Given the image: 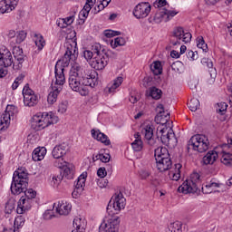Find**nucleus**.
<instances>
[{"label":"nucleus","mask_w":232,"mask_h":232,"mask_svg":"<svg viewBox=\"0 0 232 232\" xmlns=\"http://www.w3.org/2000/svg\"><path fill=\"white\" fill-rule=\"evenodd\" d=\"M171 69L176 73H182V70H184V63L180 61H176L171 64Z\"/></svg>","instance_id":"47"},{"label":"nucleus","mask_w":232,"mask_h":232,"mask_svg":"<svg viewBox=\"0 0 232 232\" xmlns=\"http://www.w3.org/2000/svg\"><path fill=\"white\" fill-rule=\"evenodd\" d=\"M124 44H126V40L122 37H117L111 42V46L112 48H117V46H124Z\"/></svg>","instance_id":"49"},{"label":"nucleus","mask_w":232,"mask_h":232,"mask_svg":"<svg viewBox=\"0 0 232 232\" xmlns=\"http://www.w3.org/2000/svg\"><path fill=\"white\" fill-rule=\"evenodd\" d=\"M205 63L209 69L208 72L212 79V82H215V79H217V69L213 68V62H211V60H207Z\"/></svg>","instance_id":"39"},{"label":"nucleus","mask_w":232,"mask_h":232,"mask_svg":"<svg viewBox=\"0 0 232 232\" xmlns=\"http://www.w3.org/2000/svg\"><path fill=\"white\" fill-rule=\"evenodd\" d=\"M23 96H24V106H35L37 102H39V99L37 95L34 92L32 89H30V85L26 83L23 89Z\"/></svg>","instance_id":"9"},{"label":"nucleus","mask_w":232,"mask_h":232,"mask_svg":"<svg viewBox=\"0 0 232 232\" xmlns=\"http://www.w3.org/2000/svg\"><path fill=\"white\" fill-rule=\"evenodd\" d=\"M45 155H46V148L38 147L34 149V150L33 151V154H32L33 160H34V162H39V160H43V159H44Z\"/></svg>","instance_id":"28"},{"label":"nucleus","mask_w":232,"mask_h":232,"mask_svg":"<svg viewBox=\"0 0 232 232\" xmlns=\"http://www.w3.org/2000/svg\"><path fill=\"white\" fill-rule=\"evenodd\" d=\"M54 166L62 169V168H67L68 163L63 158H61L54 162Z\"/></svg>","instance_id":"56"},{"label":"nucleus","mask_w":232,"mask_h":232,"mask_svg":"<svg viewBox=\"0 0 232 232\" xmlns=\"http://www.w3.org/2000/svg\"><path fill=\"white\" fill-rule=\"evenodd\" d=\"M169 140V148H175L177 146L179 140H177V137L175 136V132L173 131V129H169V131L166 133Z\"/></svg>","instance_id":"34"},{"label":"nucleus","mask_w":232,"mask_h":232,"mask_svg":"<svg viewBox=\"0 0 232 232\" xmlns=\"http://www.w3.org/2000/svg\"><path fill=\"white\" fill-rule=\"evenodd\" d=\"M92 5L90 4H85L83 8L80 12V15H82V17H85V18L88 17V14H90V11L92 10Z\"/></svg>","instance_id":"53"},{"label":"nucleus","mask_w":232,"mask_h":232,"mask_svg":"<svg viewBox=\"0 0 232 232\" xmlns=\"http://www.w3.org/2000/svg\"><path fill=\"white\" fill-rule=\"evenodd\" d=\"M73 169H70V167H65L63 175L57 176V178L53 177V180H56V182H61L63 179H67L68 180H72L73 179Z\"/></svg>","instance_id":"27"},{"label":"nucleus","mask_w":232,"mask_h":232,"mask_svg":"<svg viewBox=\"0 0 232 232\" xmlns=\"http://www.w3.org/2000/svg\"><path fill=\"white\" fill-rule=\"evenodd\" d=\"M52 92L47 96V102L49 104H54L57 102V97L61 92H63L62 87L53 86Z\"/></svg>","instance_id":"26"},{"label":"nucleus","mask_w":232,"mask_h":232,"mask_svg":"<svg viewBox=\"0 0 232 232\" xmlns=\"http://www.w3.org/2000/svg\"><path fill=\"white\" fill-rule=\"evenodd\" d=\"M197 43L198 48H200L203 52H208V44L204 41V37L198 36L197 38Z\"/></svg>","instance_id":"50"},{"label":"nucleus","mask_w":232,"mask_h":232,"mask_svg":"<svg viewBox=\"0 0 232 232\" xmlns=\"http://www.w3.org/2000/svg\"><path fill=\"white\" fill-rule=\"evenodd\" d=\"M119 217L111 218L107 223H102L99 227V232H118L119 231Z\"/></svg>","instance_id":"13"},{"label":"nucleus","mask_w":232,"mask_h":232,"mask_svg":"<svg viewBox=\"0 0 232 232\" xmlns=\"http://www.w3.org/2000/svg\"><path fill=\"white\" fill-rule=\"evenodd\" d=\"M188 59L190 61H197L198 59V52H193V51H188L187 54Z\"/></svg>","instance_id":"60"},{"label":"nucleus","mask_w":232,"mask_h":232,"mask_svg":"<svg viewBox=\"0 0 232 232\" xmlns=\"http://www.w3.org/2000/svg\"><path fill=\"white\" fill-rule=\"evenodd\" d=\"M19 0H2L0 1V14H10L12 10H15V6Z\"/></svg>","instance_id":"16"},{"label":"nucleus","mask_w":232,"mask_h":232,"mask_svg":"<svg viewBox=\"0 0 232 232\" xmlns=\"http://www.w3.org/2000/svg\"><path fill=\"white\" fill-rule=\"evenodd\" d=\"M180 168H182V165L178 164L176 165V173L173 174L172 176V180H179V179H180Z\"/></svg>","instance_id":"61"},{"label":"nucleus","mask_w":232,"mask_h":232,"mask_svg":"<svg viewBox=\"0 0 232 232\" xmlns=\"http://www.w3.org/2000/svg\"><path fill=\"white\" fill-rule=\"evenodd\" d=\"M24 218L23 216L17 217L14 219V229H17V231H19V229H21V227H23V226H24Z\"/></svg>","instance_id":"51"},{"label":"nucleus","mask_w":232,"mask_h":232,"mask_svg":"<svg viewBox=\"0 0 232 232\" xmlns=\"http://www.w3.org/2000/svg\"><path fill=\"white\" fill-rule=\"evenodd\" d=\"M151 12V5H150V3H141L138 4L134 10H133V15L137 19H144V17H148L150 15V13Z\"/></svg>","instance_id":"11"},{"label":"nucleus","mask_w":232,"mask_h":232,"mask_svg":"<svg viewBox=\"0 0 232 232\" xmlns=\"http://www.w3.org/2000/svg\"><path fill=\"white\" fill-rule=\"evenodd\" d=\"M14 209H15V203H14V201H12V200L7 201L5 203V213L10 215V213H12V211H14Z\"/></svg>","instance_id":"54"},{"label":"nucleus","mask_w":232,"mask_h":232,"mask_svg":"<svg viewBox=\"0 0 232 232\" xmlns=\"http://www.w3.org/2000/svg\"><path fill=\"white\" fill-rule=\"evenodd\" d=\"M76 52L77 51L73 49V45H72V44H67L63 56L57 61L55 66L58 67L61 64V68H63V70L65 68H68L72 61L73 62L77 60Z\"/></svg>","instance_id":"7"},{"label":"nucleus","mask_w":232,"mask_h":232,"mask_svg":"<svg viewBox=\"0 0 232 232\" xmlns=\"http://www.w3.org/2000/svg\"><path fill=\"white\" fill-rule=\"evenodd\" d=\"M166 232H182V223L179 221L170 223Z\"/></svg>","instance_id":"40"},{"label":"nucleus","mask_w":232,"mask_h":232,"mask_svg":"<svg viewBox=\"0 0 232 232\" xmlns=\"http://www.w3.org/2000/svg\"><path fill=\"white\" fill-rule=\"evenodd\" d=\"M142 135L146 139L149 146H155L156 140L153 139V127L148 124L141 130Z\"/></svg>","instance_id":"17"},{"label":"nucleus","mask_w":232,"mask_h":232,"mask_svg":"<svg viewBox=\"0 0 232 232\" xmlns=\"http://www.w3.org/2000/svg\"><path fill=\"white\" fill-rule=\"evenodd\" d=\"M76 52L77 51L73 49V45H72V44H67L63 56L57 61L55 66L58 67L61 64V68H63V70L65 68H68L72 61L73 62L77 60Z\"/></svg>","instance_id":"6"},{"label":"nucleus","mask_w":232,"mask_h":232,"mask_svg":"<svg viewBox=\"0 0 232 232\" xmlns=\"http://www.w3.org/2000/svg\"><path fill=\"white\" fill-rule=\"evenodd\" d=\"M135 140L131 143L133 151H142V148H144V143L142 142V140L140 139V134L137 133L135 134Z\"/></svg>","instance_id":"31"},{"label":"nucleus","mask_w":232,"mask_h":232,"mask_svg":"<svg viewBox=\"0 0 232 232\" xmlns=\"http://www.w3.org/2000/svg\"><path fill=\"white\" fill-rule=\"evenodd\" d=\"M73 23V16H68L66 18H63L58 22V26L60 28H66L70 26Z\"/></svg>","instance_id":"45"},{"label":"nucleus","mask_w":232,"mask_h":232,"mask_svg":"<svg viewBox=\"0 0 232 232\" xmlns=\"http://www.w3.org/2000/svg\"><path fill=\"white\" fill-rule=\"evenodd\" d=\"M72 224L76 229L86 230V219L82 218L76 217Z\"/></svg>","instance_id":"35"},{"label":"nucleus","mask_w":232,"mask_h":232,"mask_svg":"<svg viewBox=\"0 0 232 232\" xmlns=\"http://www.w3.org/2000/svg\"><path fill=\"white\" fill-rule=\"evenodd\" d=\"M69 86L72 92H77L78 90L81 89V86H83L82 77H81V75H79V72H74V71H70Z\"/></svg>","instance_id":"14"},{"label":"nucleus","mask_w":232,"mask_h":232,"mask_svg":"<svg viewBox=\"0 0 232 232\" xmlns=\"http://www.w3.org/2000/svg\"><path fill=\"white\" fill-rule=\"evenodd\" d=\"M68 151V144L66 143H62L60 145H56L53 151H52V155L53 157V159H63V157L64 155H66Z\"/></svg>","instance_id":"18"},{"label":"nucleus","mask_w":232,"mask_h":232,"mask_svg":"<svg viewBox=\"0 0 232 232\" xmlns=\"http://www.w3.org/2000/svg\"><path fill=\"white\" fill-rule=\"evenodd\" d=\"M123 78L122 77H117L112 83H110L105 91L108 92L109 93H113L115 92L116 88H119L121 84H122Z\"/></svg>","instance_id":"33"},{"label":"nucleus","mask_w":232,"mask_h":232,"mask_svg":"<svg viewBox=\"0 0 232 232\" xmlns=\"http://www.w3.org/2000/svg\"><path fill=\"white\" fill-rule=\"evenodd\" d=\"M34 43L38 48V50H43L44 46L46 45V41H44V37H43L41 34H34Z\"/></svg>","instance_id":"41"},{"label":"nucleus","mask_w":232,"mask_h":232,"mask_svg":"<svg viewBox=\"0 0 232 232\" xmlns=\"http://www.w3.org/2000/svg\"><path fill=\"white\" fill-rule=\"evenodd\" d=\"M0 66H4V68L13 66L14 68V57L6 47L0 48Z\"/></svg>","instance_id":"12"},{"label":"nucleus","mask_w":232,"mask_h":232,"mask_svg":"<svg viewBox=\"0 0 232 232\" xmlns=\"http://www.w3.org/2000/svg\"><path fill=\"white\" fill-rule=\"evenodd\" d=\"M200 174L194 172L190 175V179L183 182L181 186L178 188L179 193H197L198 191V184L200 183Z\"/></svg>","instance_id":"4"},{"label":"nucleus","mask_w":232,"mask_h":232,"mask_svg":"<svg viewBox=\"0 0 232 232\" xmlns=\"http://www.w3.org/2000/svg\"><path fill=\"white\" fill-rule=\"evenodd\" d=\"M157 169L160 172L168 171V169H171V166H173V162L171 161V158L156 160Z\"/></svg>","instance_id":"23"},{"label":"nucleus","mask_w":232,"mask_h":232,"mask_svg":"<svg viewBox=\"0 0 232 232\" xmlns=\"http://www.w3.org/2000/svg\"><path fill=\"white\" fill-rule=\"evenodd\" d=\"M213 188H220V184L211 181L209 184H207L205 187L201 188L202 193L205 195H209V193H213Z\"/></svg>","instance_id":"36"},{"label":"nucleus","mask_w":232,"mask_h":232,"mask_svg":"<svg viewBox=\"0 0 232 232\" xmlns=\"http://www.w3.org/2000/svg\"><path fill=\"white\" fill-rule=\"evenodd\" d=\"M66 110H68V102H62L58 106V112L59 113H66Z\"/></svg>","instance_id":"57"},{"label":"nucleus","mask_w":232,"mask_h":232,"mask_svg":"<svg viewBox=\"0 0 232 232\" xmlns=\"http://www.w3.org/2000/svg\"><path fill=\"white\" fill-rule=\"evenodd\" d=\"M55 214H53V210L48 209L44 213V220H52V218H54Z\"/></svg>","instance_id":"58"},{"label":"nucleus","mask_w":232,"mask_h":232,"mask_svg":"<svg viewBox=\"0 0 232 232\" xmlns=\"http://www.w3.org/2000/svg\"><path fill=\"white\" fill-rule=\"evenodd\" d=\"M168 2L166 0H156L153 4L154 8H162V6H166Z\"/></svg>","instance_id":"62"},{"label":"nucleus","mask_w":232,"mask_h":232,"mask_svg":"<svg viewBox=\"0 0 232 232\" xmlns=\"http://www.w3.org/2000/svg\"><path fill=\"white\" fill-rule=\"evenodd\" d=\"M177 14H179V12L176 10L163 8L161 11L155 14L153 21L157 24H160L162 21H164V23H168V21H171V19H173Z\"/></svg>","instance_id":"10"},{"label":"nucleus","mask_w":232,"mask_h":232,"mask_svg":"<svg viewBox=\"0 0 232 232\" xmlns=\"http://www.w3.org/2000/svg\"><path fill=\"white\" fill-rule=\"evenodd\" d=\"M50 114L48 112L38 113L34 115L31 120V125L34 130L36 131H41V130H44V128H48L50 126Z\"/></svg>","instance_id":"8"},{"label":"nucleus","mask_w":232,"mask_h":232,"mask_svg":"<svg viewBox=\"0 0 232 232\" xmlns=\"http://www.w3.org/2000/svg\"><path fill=\"white\" fill-rule=\"evenodd\" d=\"M98 75L99 74L97 72L93 71L88 77H82V84H83V86H91V88H95V86L99 84V78L97 77Z\"/></svg>","instance_id":"19"},{"label":"nucleus","mask_w":232,"mask_h":232,"mask_svg":"<svg viewBox=\"0 0 232 232\" xmlns=\"http://www.w3.org/2000/svg\"><path fill=\"white\" fill-rule=\"evenodd\" d=\"M15 62H14V70H21L23 68V63H24V53L18 56H14Z\"/></svg>","instance_id":"44"},{"label":"nucleus","mask_w":232,"mask_h":232,"mask_svg":"<svg viewBox=\"0 0 232 232\" xmlns=\"http://www.w3.org/2000/svg\"><path fill=\"white\" fill-rule=\"evenodd\" d=\"M11 193L13 195H21L24 193V198L34 200L37 197V192L33 188L28 189V173L23 169H18L13 174L11 183Z\"/></svg>","instance_id":"1"},{"label":"nucleus","mask_w":232,"mask_h":232,"mask_svg":"<svg viewBox=\"0 0 232 232\" xmlns=\"http://www.w3.org/2000/svg\"><path fill=\"white\" fill-rule=\"evenodd\" d=\"M188 107L190 111H197L200 108V102L197 98H192L189 102H188Z\"/></svg>","instance_id":"42"},{"label":"nucleus","mask_w":232,"mask_h":232,"mask_svg":"<svg viewBox=\"0 0 232 232\" xmlns=\"http://www.w3.org/2000/svg\"><path fill=\"white\" fill-rule=\"evenodd\" d=\"M93 53L95 56L91 62H89V64L94 70H104V68L108 66L110 59H117V53H113V51L106 49V47H104V45H101V44H95Z\"/></svg>","instance_id":"2"},{"label":"nucleus","mask_w":232,"mask_h":232,"mask_svg":"<svg viewBox=\"0 0 232 232\" xmlns=\"http://www.w3.org/2000/svg\"><path fill=\"white\" fill-rule=\"evenodd\" d=\"M160 133H161L160 140H161L162 144L169 147V140H168L167 134H164V133H166V129H162L160 130Z\"/></svg>","instance_id":"55"},{"label":"nucleus","mask_w":232,"mask_h":232,"mask_svg":"<svg viewBox=\"0 0 232 232\" xmlns=\"http://www.w3.org/2000/svg\"><path fill=\"white\" fill-rule=\"evenodd\" d=\"M86 186V183H81L79 182V179L74 182V190L72 193V196L73 198H78L80 195L82 194V191H84V187Z\"/></svg>","instance_id":"30"},{"label":"nucleus","mask_w":232,"mask_h":232,"mask_svg":"<svg viewBox=\"0 0 232 232\" xmlns=\"http://www.w3.org/2000/svg\"><path fill=\"white\" fill-rule=\"evenodd\" d=\"M154 157H155V160H159V161H160V159H162V160L170 159L169 152L168 151V149H166L164 147H159V148L155 149Z\"/></svg>","instance_id":"25"},{"label":"nucleus","mask_w":232,"mask_h":232,"mask_svg":"<svg viewBox=\"0 0 232 232\" xmlns=\"http://www.w3.org/2000/svg\"><path fill=\"white\" fill-rule=\"evenodd\" d=\"M91 133L93 139L99 140L102 144H104V146H110V144H111L110 138H108L106 134L101 132V130H95L94 129H92L91 130Z\"/></svg>","instance_id":"20"},{"label":"nucleus","mask_w":232,"mask_h":232,"mask_svg":"<svg viewBox=\"0 0 232 232\" xmlns=\"http://www.w3.org/2000/svg\"><path fill=\"white\" fill-rule=\"evenodd\" d=\"M17 113V107L15 105H7L5 112L2 114L5 117H9V119L12 121V117Z\"/></svg>","instance_id":"38"},{"label":"nucleus","mask_w":232,"mask_h":232,"mask_svg":"<svg viewBox=\"0 0 232 232\" xmlns=\"http://www.w3.org/2000/svg\"><path fill=\"white\" fill-rule=\"evenodd\" d=\"M222 164H225V166H228L229 168H232V154L231 153H225L221 158Z\"/></svg>","instance_id":"48"},{"label":"nucleus","mask_w":232,"mask_h":232,"mask_svg":"<svg viewBox=\"0 0 232 232\" xmlns=\"http://www.w3.org/2000/svg\"><path fill=\"white\" fill-rule=\"evenodd\" d=\"M10 117L9 116H2L0 117V131H3V130H6L10 126Z\"/></svg>","instance_id":"43"},{"label":"nucleus","mask_w":232,"mask_h":232,"mask_svg":"<svg viewBox=\"0 0 232 232\" xmlns=\"http://www.w3.org/2000/svg\"><path fill=\"white\" fill-rule=\"evenodd\" d=\"M124 206H126V198L122 195V192H119L112 196L109 201L107 212L109 215L111 213L112 215H118V213H121V209H124Z\"/></svg>","instance_id":"5"},{"label":"nucleus","mask_w":232,"mask_h":232,"mask_svg":"<svg viewBox=\"0 0 232 232\" xmlns=\"http://www.w3.org/2000/svg\"><path fill=\"white\" fill-rule=\"evenodd\" d=\"M173 35L176 37L179 41L182 40L183 43H189L191 41V34L190 33H184V28L178 27L174 29Z\"/></svg>","instance_id":"22"},{"label":"nucleus","mask_w":232,"mask_h":232,"mask_svg":"<svg viewBox=\"0 0 232 232\" xmlns=\"http://www.w3.org/2000/svg\"><path fill=\"white\" fill-rule=\"evenodd\" d=\"M23 53H24L23 52V48L17 47V46L13 48V55H14V57H17L18 55H23Z\"/></svg>","instance_id":"64"},{"label":"nucleus","mask_w":232,"mask_h":232,"mask_svg":"<svg viewBox=\"0 0 232 232\" xmlns=\"http://www.w3.org/2000/svg\"><path fill=\"white\" fill-rule=\"evenodd\" d=\"M70 211H72V205L64 200L58 202V207L56 208V212L59 215H69Z\"/></svg>","instance_id":"24"},{"label":"nucleus","mask_w":232,"mask_h":232,"mask_svg":"<svg viewBox=\"0 0 232 232\" xmlns=\"http://www.w3.org/2000/svg\"><path fill=\"white\" fill-rule=\"evenodd\" d=\"M54 73H55V79H56L54 86H56V88H62L63 90V86L64 85V82H66V78L64 77V69L60 68V72H59V69L57 68V66H55Z\"/></svg>","instance_id":"21"},{"label":"nucleus","mask_w":232,"mask_h":232,"mask_svg":"<svg viewBox=\"0 0 232 232\" xmlns=\"http://www.w3.org/2000/svg\"><path fill=\"white\" fill-rule=\"evenodd\" d=\"M27 33L25 31H18L16 33V44H21L26 39Z\"/></svg>","instance_id":"52"},{"label":"nucleus","mask_w":232,"mask_h":232,"mask_svg":"<svg viewBox=\"0 0 232 232\" xmlns=\"http://www.w3.org/2000/svg\"><path fill=\"white\" fill-rule=\"evenodd\" d=\"M209 149V140L206 135L197 134L190 138L188 142V150H193L198 151V153H204Z\"/></svg>","instance_id":"3"},{"label":"nucleus","mask_w":232,"mask_h":232,"mask_svg":"<svg viewBox=\"0 0 232 232\" xmlns=\"http://www.w3.org/2000/svg\"><path fill=\"white\" fill-rule=\"evenodd\" d=\"M149 97H151L155 101H159L162 97V90L152 86L149 89V93L147 92Z\"/></svg>","instance_id":"32"},{"label":"nucleus","mask_w":232,"mask_h":232,"mask_svg":"<svg viewBox=\"0 0 232 232\" xmlns=\"http://www.w3.org/2000/svg\"><path fill=\"white\" fill-rule=\"evenodd\" d=\"M150 70L154 75H161L162 73V63L160 61L153 62L150 64Z\"/></svg>","instance_id":"37"},{"label":"nucleus","mask_w":232,"mask_h":232,"mask_svg":"<svg viewBox=\"0 0 232 232\" xmlns=\"http://www.w3.org/2000/svg\"><path fill=\"white\" fill-rule=\"evenodd\" d=\"M97 175L98 177H100V179H104V177L108 175V172L106 171V168L101 167L100 169H98Z\"/></svg>","instance_id":"63"},{"label":"nucleus","mask_w":232,"mask_h":232,"mask_svg":"<svg viewBox=\"0 0 232 232\" xmlns=\"http://www.w3.org/2000/svg\"><path fill=\"white\" fill-rule=\"evenodd\" d=\"M75 92H79L80 95L82 97H86V95L90 93V91H88V87L86 85L80 86V89Z\"/></svg>","instance_id":"59"},{"label":"nucleus","mask_w":232,"mask_h":232,"mask_svg":"<svg viewBox=\"0 0 232 232\" xmlns=\"http://www.w3.org/2000/svg\"><path fill=\"white\" fill-rule=\"evenodd\" d=\"M32 204H34V200L28 199L24 198V196H22L20 198V200L18 201L16 213H18V215H23L24 213H26V211L32 209Z\"/></svg>","instance_id":"15"},{"label":"nucleus","mask_w":232,"mask_h":232,"mask_svg":"<svg viewBox=\"0 0 232 232\" xmlns=\"http://www.w3.org/2000/svg\"><path fill=\"white\" fill-rule=\"evenodd\" d=\"M218 159V153L215 150H210L203 157V164H205V166H208V164H214Z\"/></svg>","instance_id":"29"},{"label":"nucleus","mask_w":232,"mask_h":232,"mask_svg":"<svg viewBox=\"0 0 232 232\" xmlns=\"http://www.w3.org/2000/svg\"><path fill=\"white\" fill-rule=\"evenodd\" d=\"M94 46H95V44L92 46L91 51L90 50H85L82 53V56L89 63H91V61H93V57L95 56V53L93 52V47Z\"/></svg>","instance_id":"46"}]
</instances>
